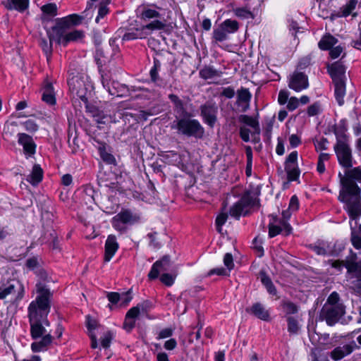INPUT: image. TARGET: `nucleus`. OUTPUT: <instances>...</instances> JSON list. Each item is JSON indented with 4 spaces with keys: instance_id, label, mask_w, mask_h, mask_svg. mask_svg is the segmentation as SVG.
Masks as SVG:
<instances>
[{
    "instance_id": "obj_1",
    "label": "nucleus",
    "mask_w": 361,
    "mask_h": 361,
    "mask_svg": "<svg viewBox=\"0 0 361 361\" xmlns=\"http://www.w3.org/2000/svg\"><path fill=\"white\" fill-rule=\"evenodd\" d=\"M37 295L27 307V317L29 322L41 321L49 326L47 316L51 309V298L52 294L50 290L41 284L37 285Z\"/></svg>"
},
{
    "instance_id": "obj_2",
    "label": "nucleus",
    "mask_w": 361,
    "mask_h": 361,
    "mask_svg": "<svg viewBox=\"0 0 361 361\" xmlns=\"http://www.w3.org/2000/svg\"><path fill=\"white\" fill-rule=\"evenodd\" d=\"M334 134L336 142L334 147L339 164L348 170L352 169L353 165L352 149L349 144L348 136L343 128H336Z\"/></svg>"
},
{
    "instance_id": "obj_3",
    "label": "nucleus",
    "mask_w": 361,
    "mask_h": 361,
    "mask_svg": "<svg viewBox=\"0 0 361 361\" xmlns=\"http://www.w3.org/2000/svg\"><path fill=\"white\" fill-rule=\"evenodd\" d=\"M25 293L24 285L19 280H8L0 286V300L12 305L18 306Z\"/></svg>"
},
{
    "instance_id": "obj_4",
    "label": "nucleus",
    "mask_w": 361,
    "mask_h": 361,
    "mask_svg": "<svg viewBox=\"0 0 361 361\" xmlns=\"http://www.w3.org/2000/svg\"><path fill=\"white\" fill-rule=\"evenodd\" d=\"M171 128L176 129L178 134L202 139L204 136V128L200 122L195 118L183 117L174 121Z\"/></svg>"
},
{
    "instance_id": "obj_5",
    "label": "nucleus",
    "mask_w": 361,
    "mask_h": 361,
    "mask_svg": "<svg viewBox=\"0 0 361 361\" xmlns=\"http://www.w3.org/2000/svg\"><path fill=\"white\" fill-rule=\"evenodd\" d=\"M29 323L32 338L35 340L40 338L39 341L33 342L31 344L32 350L33 352H40L47 350L53 339L50 331L48 332L46 329L47 324L41 321Z\"/></svg>"
},
{
    "instance_id": "obj_6",
    "label": "nucleus",
    "mask_w": 361,
    "mask_h": 361,
    "mask_svg": "<svg viewBox=\"0 0 361 361\" xmlns=\"http://www.w3.org/2000/svg\"><path fill=\"white\" fill-rule=\"evenodd\" d=\"M328 264L332 267L341 271L345 267L348 273L353 274L356 280V286L361 290V260L357 261V255L352 250L345 260H332L328 261Z\"/></svg>"
},
{
    "instance_id": "obj_7",
    "label": "nucleus",
    "mask_w": 361,
    "mask_h": 361,
    "mask_svg": "<svg viewBox=\"0 0 361 361\" xmlns=\"http://www.w3.org/2000/svg\"><path fill=\"white\" fill-rule=\"evenodd\" d=\"M162 8L155 4H142L140 5L136 9L137 17L142 21L149 22L153 23L154 22L159 21L163 24V27L159 30H164L166 27V20L162 19V15L160 11Z\"/></svg>"
},
{
    "instance_id": "obj_8",
    "label": "nucleus",
    "mask_w": 361,
    "mask_h": 361,
    "mask_svg": "<svg viewBox=\"0 0 361 361\" xmlns=\"http://www.w3.org/2000/svg\"><path fill=\"white\" fill-rule=\"evenodd\" d=\"M258 204L257 194L252 191H247L230 209L229 214L237 219L241 215H245L247 212Z\"/></svg>"
},
{
    "instance_id": "obj_9",
    "label": "nucleus",
    "mask_w": 361,
    "mask_h": 361,
    "mask_svg": "<svg viewBox=\"0 0 361 361\" xmlns=\"http://www.w3.org/2000/svg\"><path fill=\"white\" fill-rule=\"evenodd\" d=\"M140 215L130 209H122L111 219L112 226L121 233L126 232L128 225H133L140 221Z\"/></svg>"
},
{
    "instance_id": "obj_10",
    "label": "nucleus",
    "mask_w": 361,
    "mask_h": 361,
    "mask_svg": "<svg viewBox=\"0 0 361 361\" xmlns=\"http://www.w3.org/2000/svg\"><path fill=\"white\" fill-rule=\"evenodd\" d=\"M163 27L161 22L156 21L153 23H147L141 27L125 32L122 37L123 41L143 39L151 35L154 31H158Z\"/></svg>"
},
{
    "instance_id": "obj_11",
    "label": "nucleus",
    "mask_w": 361,
    "mask_h": 361,
    "mask_svg": "<svg viewBox=\"0 0 361 361\" xmlns=\"http://www.w3.org/2000/svg\"><path fill=\"white\" fill-rule=\"evenodd\" d=\"M68 84L71 92L87 104L88 95L91 94V86L78 77L72 78L68 81Z\"/></svg>"
},
{
    "instance_id": "obj_12",
    "label": "nucleus",
    "mask_w": 361,
    "mask_h": 361,
    "mask_svg": "<svg viewBox=\"0 0 361 361\" xmlns=\"http://www.w3.org/2000/svg\"><path fill=\"white\" fill-rule=\"evenodd\" d=\"M344 314L345 307L343 305H324L320 312L319 317L322 320H325L328 325L333 326L338 322Z\"/></svg>"
},
{
    "instance_id": "obj_13",
    "label": "nucleus",
    "mask_w": 361,
    "mask_h": 361,
    "mask_svg": "<svg viewBox=\"0 0 361 361\" xmlns=\"http://www.w3.org/2000/svg\"><path fill=\"white\" fill-rule=\"evenodd\" d=\"M200 116L205 124L211 128L217 121L218 106L214 102L208 101L200 106Z\"/></svg>"
},
{
    "instance_id": "obj_14",
    "label": "nucleus",
    "mask_w": 361,
    "mask_h": 361,
    "mask_svg": "<svg viewBox=\"0 0 361 361\" xmlns=\"http://www.w3.org/2000/svg\"><path fill=\"white\" fill-rule=\"evenodd\" d=\"M269 236L274 238L279 234H283L286 236L290 235L292 232L291 226L286 221H279L276 216H269Z\"/></svg>"
},
{
    "instance_id": "obj_15",
    "label": "nucleus",
    "mask_w": 361,
    "mask_h": 361,
    "mask_svg": "<svg viewBox=\"0 0 361 361\" xmlns=\"http://www.w3.org/2000/svg\"><path fill=\"white\" fill-rule=\"evenodd\" d=\"M101 80L103 87L108 91L109 94L118 97L126 96L128 92V88L126 85L120 84L118 82H112V88L109 85V76L104 70L100 71Z\"/></svg>"
},
{
    "instance_id": "obj_16",
    "label": "nucleus",
    "mask_w": 361,
    "mask_h": 361,
    "mask_svg": "<svg viewBox=\"0 0 361 361\" xmlns=\"http://www.w3.org/2000/svg\"><path fill=\"white\" fill-rule=\"evenodd\" d=\"M288 87L295 92H300L308 87V78L302 72L295 71L288 77Z\"/></svg>"
},
{
    "instance_id": "obj_17",
    "label": "nucleus",
    "mask_w": 361,
    "mask_h": 361,
    "mask_svg": "<svg viewBox=\"0 0 361 361\" xmlns=\"http://www.w3.org/2000/svg\"><path fill=\"white\" fill-rule=\"evenodd\" d=\"M298 152H292L285 161V171L288 179L290 181L296 180L300 176V170L298 166Z\"/></svg>"
},
{
    "instance_id": "obj_18",
    "label": "nucleus",
    "mask_w": 361,
    "mask_h": 361,
    "mask_svg": "<svg viewBox=\"0 0 361 361\" xmlns=\"http://www.w3.org/2000/svg\"><path fill=\"white\" fill-rule=\"evenodd\" d=\"M360 349V346L354 341L343 345L336 347L331 353L330 357L335 361L340 360L350 355L354 350Z\"/></svg>"
},
{
    "instance_id": "obj_19",
    "label": "nucleus",
    "mask_w": 361,
    "mask_h": 361,
    "mask_svg": "<svg viewBox=\"0 0 361 361\" xmlns=\"http://www.w3.org/2000/svg\"><path fill=\"white\" fill-rule=\"evenodd\" d=\"M60 19L56 25L51 28V30L48 32L49 39L55 41L59 44L63 45L66 35L67 34V29L68 26Z\"/></svg>"
},
{
    "instance_id": "obj_20",
    "label": "nucleus",
    "mask_w": 361,
    "mask_h": 361,
    "mask_svg": "<svg viewBox=\"0 0 361 361\" xmlns=\"http://www.w3.org/2000/svg\"><path fill=\"white\" fill-rule=\"evenodd\" d=\"M170 267V258L168 256L163 257L160 260L154 262L148 274L149 280L158 278L160 272L168 271Z\"/></svg>"
},
{
    "instance_id": "obj_21",
    "label": "nucleus",
    "mask_w": 361,
    "mask_h": 361,
    "mask_svg": "<svg viewBox=\"0 0 361 361\" xmlns=\"http://www.w3.org/2000/svg\"><path fill=\"white\" fill-rule=\"evenodd\" d=\"M17 136L18 142L23 147L24 153L29 157L34 155L37 146L32 137L26 133H18Z\"/></svg>"
},
{
    "instance_id": "obj_22",
    "label": "nucleus",
    "mask_w": 361,
    "mask_h": 361,
    "mask_svg": "<svg viewBox=\"0 0 361 361\" xmlns=\"http://www.w3.org/2000/svg\"><path fill=\"white\" fill-rule=\"evenodd\" d=\"M327 70L334 82L345 81V67L339 61L329 65Z\"/></svg>"
},
{
    "instance_id": "obj_23",
    "label": "nucleus",
    "mask_w": 361,
    "mask_h": 361,
    "mask_svg": "<svg viewBox=\"0 0 361 361\" xmlns=\"http://www.w3.org/2000/svg\"><path fill=\"white\" fill-rule=\"evenodd\" d=\"M119 245L117 242L116 235H109L105 243L104 260L106 262H109L115 253L118 250Z\"/></svg>"
},
{
    "instance_id": "obj_24",
    "label": "nucleus",
    "mask_w": 361,
    "mask_h": 361,
    "mask_svg": "<svg viewBox=\"0 0 361 361\" xmlns=\"http://www.w3.org/2000/svg\"><path fill=\"white\" fill-rule=\"evenodd\" d=\"M251 98L252 94L248 89L241 87L237 91L236 103L239 106H241V111L245 112L250 109Z\"/></svg>"
},
{
    "instance_id": "obj_25",
    "label": "nucleus",
    "mask_w": 361,
    "mask_h": 361,
    "mask_svg": "<svg viewBox=\"0 0 361 361\" xmlns=\"http://www.w3.org/2000/svg\"><path fill=\"white\" fill-rule=\"evenodd\" d=\"M140 313V306L131 307L126 313L123 322V329L130 331L135 326L136 319Z\"/></svg>"
},
{
    "instance_id": "obj_26",
    "label": "nucleus",
    "mask_w": 361,
    "mask_h": 361,
    "mask_svg": "<svg viewBox=\"0 0 361 361\" xmlns=\"http://www.w3.org/2000/svg\"><path fill=\"white\" fill-rule=\"evenodd\" d=\"M8 10H16L19 12L25 11L29 6V0H6L1 3Z\"/></svg>"
},
{
    "instance_id": "obj_27",
    "label": "nucleus",
    "mask_w": 361,
    "mask_h": 361,
    "mask_svg": "<svg viewBox=\"0 0 361 361\" xmlns=\"http://www.w3.org/2000/svg\"><path fill=\"white\" fill-rule=\"evenodd\" d=\"M108 49H109V47H106L105 50L103 48H98L96 51L94 58L99 73L101 70H104L102 67L111 61V56L109 55Z\"/></svg>"
},
{
    "instance_id": "obj_28",
    "label": "nucleus",
    "mask_w": 361,
    "mask_h": 361,
    "mask_svg": "<svg viewBox=\"0 0 361 361\" xmlns=\"http://www.w3.org/2000/svg\"><path fill=\"white\" fill-rule=\"evenodd\" d=\"M199 75L201 78L207 80L220 78L222 75V72L215 69L213 66H204L199 71Z\"/></svg>"
},
{
    "instance_id": "obj_29",
    "label": "nucleus",
    "mask_w": 361,
    "mask_h": 361,
    "mask_svg": "<svg viewBox=\"0 0 361 361\" xmlns=\"http://www.w3.org/2000/svg\"><path fill=\"white\" fill-rule=\"evenodd\" d=\"M338 42V39L329 33L324 35L318 43V47L321 50H329Z\"/></svg>"
},
{
    "instance_id": "obj_30",
    "label": "nucleus",
    "mask_w": 361,
    "mask_h": 361,
    "mask_svg": "<svg viewBox=\"0 0 361 361\" xmlns=\"http://www.w3.org/2000/svg\"><path fill=\"white\" fill-rule=\"evenodd\" d=\"M239 122L244 123L253 129V134L259 135L260 128L258 121L248 115L242 114L238 117Z\"/></svg>"
},
{
    "instance_id": "obj_31",
    "label": "nucleus",
    "mask_w": 361,
    "mask_h": 361,
    "mask_svg": "<svg viewBox=\"0 0 361 361\" xmlns=\"http://www.w3.org/2000/svg\"><path fill=\"white\" fill-rule=\"evenodd\" d=\"M357 4V0H350L348 3L340 8V11L336 15L337 17H347L352 14L353 17L357 16L356 13L353 11L355 9Z\"/></svg>"
},
{
    "instance_id": "obj_32",
    "label": "nucleus",
    "mask_w": 361,
    "mask_h": 361,
    "mask_svg": "<svg viewBox=\"0 0 361 361\" xmlns=\"http://www.w3.org/2000/svg\"><path fill=\"white\" fill-rule=\"evenodd\" d=\"M42 178L43 170L39 165L35 164L32 168L31 174L27 176V180L32 185H37L42 181Z\"/></svg>"
},
{
    "instance_id": "obj_33",
    "label": "nucleus",
    "mask_w": 361,
    "mask_h": 361,
    "mask_svg": "<svg viewBox=\"0 0 361 361\" xmlns=\"http://www.w3.org/2000/svg\"><path fill=\"white\" fill-rule=\"evenodd\" d=\"M42 100L49 105H54L56 103V98L54 93L52 84L47 82L43 89Z\"/></svg>"
},
{
    "instance_id": "obj_34",
    "label": "nucleus",
    "mask_w": 361,
    "mask_h": 361,
    "mask_svg": "<svg viewBox=\"0 0 361 361\" xmlns=\"http://www.w3.org/2000/svg\"><path fill=\"white\" fill-rule=\"evenodd\" d=\"M334 94L335 98L339 106L344 104V97L345 95V81L335 82Z\"/></svg>"
},
{
    "instance_id": "obj_35",
    "label": "nucleus",
    "mask_w": 361,
    "mask_h": 361,
    "mask_svg": "<svg viewBox=\"0 0 361 361\" xmlns=\"http://www.w3.org/2000/svg\"><path fill=\"white\" fill-rule=\"evenodd\" d=\"M98 151L101 159L106 164L116 165V159L113 154L107 151V147L105 143H101L98 147Z\"/></svg>"
},
{
    "instance_id": "obj_36",
    "label": "nucleus",
    "mask_w": 361,
    "mask_h": 361,
    "mask_svg": "<svg viewBox=\"0 0 361 361\" xmlns=\"http://www.w3.org/2000/svg\"><path fill=\"white\" fill-rule=\"evenodd\" d=\"M251 312L262 320L268 321L269 319V312L260 303H255L251 307Z\"/></svg>"
},
{
    "instance_id": "obj_37",
    "label": "nucleus",
    "mask_w": 361,
    "mask_h": 361,
    "mask_svg": "<svg viewBox=\"0 0 361 361\" xmlns=\"http://www.w3.org/2000/svg\"><path fill=\"white\" fill-rule=\"evenodd\" d=\"M233 12L237 18L240 19H254L255 15L247 6L243 7H236L233 9Z\"/></svg>"
},
{
    "instance_id": "obj_38",
    "label": "nucleus",
    "mask_w": 361,
    "mask_h": 361,
    "mask_svg": "<svg viewBox=\"0 0 361 361\" xmlns=\"http://www.w3.org/2000/svg\"><path fill=\"white\" fill-rule=\"evenodd\" d=\"M83 37L84 32L82 30H73L71 32H67L65 40L62 41L64 42L63 46L66 47L70 42H78L82 39Z\"/></svg>"
},
{
    "instance_id": "obj_39",
    "label": "nucleus",
    "mask_w": 361,
    "mask_h": 361,
    "mask_svg": "<svg viewBox=\"0 0 361 361\" xmlns=\"http://www.w3.org/2000/svg\"><path fill=\"white\" fill-rule=\"evenodd\" d=\"M220 25L228 34L234 33L239 29V23L235 20L226 19Z\"/></svg>"
},
{
    "instance_id": "obj_40",
    "label": "nucleus",
    "mask_w": 361,
    "mask_h": 361,
    "mask_svg": "<svg viewBox=\"0 0 361 361\" xmlns=\"http://www.w3.org/2000/svg\"><path fill=\"white\" fill-rule=\"evenodd\" d=\"M85 107L87 111L90 112L94 118H95V120L98 123H105V121H103V119H104L106 116H101V112L97 107L89 105L88 102H87V104H85Z\"/></svg>"
},
{
    "instance_id": "obj_41",
    "label": "nucleus",
    "mask_w": 361,
    "mask_h": 361,
    "mask_svg": "<svg viewBox=\"0 0 361 361\" xmlns=\"http://www.w3.org/2000/svg\"><path fill=\"white\" fill-rule=\"evenodd\" d=\"M350 241L353 247L357 249H361V224L358 227V231L351 232Z\"/></svg>"
},
{
    "instance_id": "obj_42",
    "label": "nucleus",
    "mask_w": 361,
    "mask_h": 361,
    "mask_svg": "<svg viewBox=\"0 0 361 361\" xmlns=\"http://www.w3.org/2000/svg\"><path fill=\"white\" fill-rule=\"evenodd\" d=\"M82 17L78 14H71L67 17L63 18L61 20L68 27L71 25H80L82 23Z\"/></svg>"
},
{
    "instance_id": "obj_43",
    "label": "nucleus",
    "mask_w": 361,
    "mask_h": 361,
    "mask_svg": "<svg viewBox=\"0 0 361 361\" xmlns=\"http://www.w3.org/2000/svg\"><path fill=\"white\" fill-rule=\"evenodd\" d=\"M228 33L221 25L214 29L213 31V39L215 42H224L228 39Z\"/></svg>"
},
{
    "instance_id": "obj_44",
    "label": "nucleus",
    "mask_w": 361,
    "mask_h": 361,
    "mask_svg": "<svg viewBox=\"0 0 361 361\" xmlns=\"http://www.w3.org/2000/svg\"><path fill=\"white\" fill-rule=\"evenodd\" d=\"M331 155L328 153H321L318 157L317 170L319 173L325 171L324 162L329 160Z\"/></svg>"
},
{
    "instance_id": "obj_45",
    "label": "nucleus",
    "mask_w": 361,
    "mask_h": 361,
    "mask_svg": "<svg viewBox=\"0 0 361 361\" xmlns=\"http://www.w3.org/2000/svg\"><path fill=\"white\" fill-rule=\"evenodd\" d=\"M109 13L107 4L101 2L98 6V14L95 18L96 23H99L100 20L104 18Z\"/></svg>"
},
{
    "instance_id": "obj_46",
    "label": "nucleus",
    "mask_w": 361,
    "mask_h": 361,
    "mask_svg": "<svg viewBox=\"0 0 361 361\" xmlns=\"http://www.w3.org/2000/svg\"><path fill=\"white\" fill-rule=\"evenodd\" d=\"M52 42L49 39L48 42L46 39L42 38L39 40V45L42 47L43 51L49 58L52 52Z\"/></svg>"
},
{
    "instance_id": "obj_47",
    "label": "nucleus",
    "mask_w": 361,
    "mask_h": 361,
    "mask_svg": "<svg viewBox=\"0 0 361 361\" xmlns=\"http://www.w3.org/2000/svg\"><path fill=\"white\" fill-rule=\"evenodd\" d=\"M282 307H283L284 312L287 314H295L298 311V306L295 303H293L290 301L283 302Z\"/></svg>"
},
{
    "instance_id": "obj_48",
    "label": "nucleus",
    "mask_w": 361,
    "mask_h": 361,
    "mask_svg": "<svg viewBox=\"0 0 361 361\" xmlns=\"http://www.w3.org/2000/svg\"><path fill=\"white\" fill-rule=\"evenodd\" d=\"M42 11L48 16H55L57 15V6L55 4H47L42 6Z\"/></svg>"
},
{
    "instance_id": "obj_49",
    "label": "nucleus",
    "mask_w": 361,
    "mask_h": 361,
    "mask_svg": "<svg viewBox=\"0 0 361 361\" xmlns=\"http://www.w3.org/2000/svg\"><path fill=\"white\" fill-rule=\"evenodd\" d=\"M288 331L291 334H297L299 331V325L297 319L292 317L287 318Z\"/></svg>"
},
{
    "instance_id": "obj_50",
    "label": "nucleus",
    "mask_w": 361,
    "mask_h": 361,
    "mask_svg": "<svg viewBox=\"0 0 361 361\" xmlns=\"http://www.w3.org/2000/svg\"><path fill=\"white\" fill-rule=\"evenodd\" d=\"M312 250L318 255H326L328 251L326 250V245L324 243H318L311 246Z\"/></svg>"
},
{
    "instance_id": "obj_51",
    "label": "nucleus",
    "mask_w": 361,
    "mask_h": 361,
    "mask_svg": "<svg viewBox=\"0 0 361 361\" xmlns=\"http://www.w3.org/2000/svg\"><path fill=\"white\" fill-rule=\"evenodd\" d=\"M329 141L326 137H321L320 139H317L314 140V145L315 147V149L317 152L326 150L327 149V145Z\"/></svg>"
},
{
    "instance_id": "obj_52",
    "label": "nucleus",
    "mask_w": 361,
    "mask_h": 361,
    "mask_svg": "<svg viewBox=\"0 0 361 361\" xmlns=\"http://www.w3.org/2000/svg\"><path fill=\"white\" fill-rule=\"evenodd\" d=\"M160 66L159 61L155 59L154 60V66L149 72L151 79L153 82H156L159 79L158 71L160 68Z\"/></svg>"
},
{
    "instance_id": "obj_53",
    "label": "nucleus",
    "mask_w": 361,
    "mask_h": 361,
    "mask_svg": "<svg viewBox=\"0 0 361 361\" xmlns=\"http://www.w3.org/2000/svg\"><path fill=\"white\" fill-rule=\"evenodd\" d=\"M94 190L92 187L86 186L83 189V199L86 201V203H90L94 201Z\"/></svg>"
},
{
    "instance_id": "obj_54",
    "label": "nucleus",
    "mask_w": 361,
    "mask_h": 361,
    "mask_svg": "<svg viewBox=\"0 0 361 361\" xmlns=\"http://www.w3.org/2000/svg\"><path fill=\"white\" fill-rule=\"evenodd\" d=\"M113 338V334L111 331H106L101 338V345L104 348H107L110 346L111 340Z\"/></svg>"
},
{
    "instance_id": "obj_55",
    "label": "nucleus",
    "mask_w": 361,
    "mask_h": 361,
    "mask_svg": "<svg viewBox=\"0 0 361 361\" xmlns=\"http://www.w3.org/2000/svg\"><path fill=\"white\" fill-rule=\"evenodd\" d=\"M322 111L321 104L319 102H315L308 106L307 113L309 116H314L319 114Z\"/></svg>"
},
{
    "instance_id": "obj_56",
    "label": "nucleus",
    "mask_w": 361,
    "mask_h": 361,
    "mask_svg": "<svg viewBox=\"0 0 361 361\" xmlns=\"http://www.w3.org/2000/svg\"><path fill=\"white\" fill-rule=\"evenodd\" d=\"M239 134L240 138L245 142L250 141V134L254 135L253 132H251L249 128L245 126H240L239 129Z\"/></svg>"
},
{
    "instance_id": "obj_57",
    "label": "nucleus",
    "mask_w": 361,
    "mask_h": 361,
    "mask_svg": "<svg viewBox=\"0 0 361 361\" xmlns=\"http://www.w3.org/2000/svg\"><path fill=\"white\" fill-rule=\"evenodd\" d=\"M25 129L27 130V131H29L30 133H35L36 132L38 128H39V126L36 123V122L33 120H31V119H29L26 121H25L23 123Z\"/></svg>"
},
{
    "instance_id": "obj_58",
    "label": "nucleus",
    "mask_w": 361,
    "mask_h": 361,
    "mask_svg": "<svg viewBox=\"0 0 361 361\" xmlns=\"http://www.w3.org/2000/svg\"><path fill=\"white\" fill-rule=\"evenodd\" d=\"M228 218V215L226 213H221L219 214L216 219V225L217 231L221 233V227L226 223Z\"/></svg>"
},
{
    "instance_id": "obj_59",
    "label": "nucleus",
    "mask_w": 361,
    "mask_h": 361,
    "mask_svg": "<svg viewBox=\"0 0 361 361\" xmlns=\"http://www.w3.org/2000/svg\"><path fill=\"white\" fill-rule=\"evenodd\" d=\"M339 295L336 292H333L330 294L329 296L326 303L325 305H332V306H338V305H343L342 304L339 303Z\"/></svg>"
},
{
    "instance_id": "obj_60",
    "label": "nucleus",
    "mask_w": 361,
    "mask_h": 361,
    "mask_svg": "<svg viewBox=\"0 0 361 361\" xmlns=\"http://www.w3.org/2000/svg\"><path fill=\"white\" fill-rule=\"evenodd\" d=\"M173 331H174V328H171V327L165 328L159 332L157 339L161 340V339L169 338L173 335Z\"/></svg>"
},
{
    "instance_id": "obj_61",
    "label": "nucleus",
    "mask_w": 361,
    "mask_h": 361,
    "mask_svg": "<svg viewBox=\"0 0 361 361\" xmlns=\"http://www.w3.org/2000/svg\"><path fill=\"white\" fill-rule=\"evenodd\" d=\"M343 51V48L341 45H338L329 49V56L331 59H336L341 56Z\"/></svg>"
},
{
    "instance_id": "obj_62",
    "label": "nucleus",
    "mask_w": 361,
    "mask_h": 361,
    "mask_svg": "<svg viewBox=\"0 0 361 361\" xmlns=\"http://www.w3.org/2000/svg\"><path fill=\"white\" fill-rule=\"evenodd\" d=\"M99 326L98 322L95 319L89 316L87 317V328L89 331V335H90L91 333H94V330L98 328Z\"/></svg>"
},
{
    "instance_id": "obj_63",
    "label": "nucleus",
    "mask_w": 361,
    "mask_h": 361,
    "mask_svg": "<svg viewBox=\"0 0 361 361\" xmlns=\"http://www.w3.org/2000/svg\"><path fill=\"white\" fill-rule=\"evenodd\" d=\"M289 97V92L286 90H281L279 92L278 102L281 105H283L288 102Z\"/></svg>"
},
{
    "instance_id": "obj_64",
    "label": "nucleus",
    "mask_w": 361,
    "mask_h": 361,
    "mask_svg": "<svg viewBox=\"0 0 361 361\" xmlns=\"http://www.w3.org/2000/svg\"><path fill=\"white\" fill-rule=\"evenodd\" d=\"M299 106V99L295 97H291L289 98L286 108L290 111H293L295 110Z\"/></svg>"
}]
</instances>
